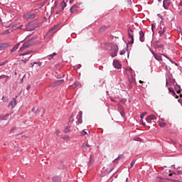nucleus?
<instances>
[{
	"instance_id": "nucleus-1",
	"label": "nucleus",
	"mask_w": 182,
	"mask_h": 182,
	"mask_svg": "<svg viewBox=\"0 0 182 182\" xmlns=\"http://www.w3.org/2000/svg\"><path fill=\"white\" fill-rule=\"evenodd\" d=\"M31 52L32 50H28L23 54H20V56H23V58L21 59V62H23V63H26V62H28V60H29V58L32 56V55H29Z\"/></svg>"
},
{
	"instance_id": "nucleus-2",
	"label": "nucleus",
	"mask_w": 182,
	"mask_h": 182,
	"mask_svg": "<svg viewBox=\"0 0 182 182\" xmlns=\"http://www.w3.org/2000/svg\"><path fill=\"white\" fill-rule=\"evenodd\" d=\"M61 28H62V26H60V23L54 26L50 31H48V36H50L56 33L57 31H59V29H60Z\"/></svg>"
},
{
	"instance_id": "nucleus-3",
	"label": "nucleus",
	"mask_w": 182,
	"mask_h": 182,
	"mask_svg": "<svg viewBox=\"0 0 182 182\" xmlns=\"http://www.w3.org/2000/svg\"><path fill=\"white\" fill-rule=\"evenodd\" d=\"M31 23H28L26 26L21 25L20 27H18V29H21V31H33V29H35V28L31 27Z\"/></svg>"
},
{
	"instance_id": "nucleus-4",
	"label": "nucleus",
	"mask_w": 182,
	"mask_h": 182,
	"mask_svg": "<svg viewBox=\"0 0 182 182\" xmlns=\"http://www.w3.org/2000/svg\"><path fill=\"white\" fill-rule=\"evenodd\" d=\"M111 49L113 52L111 53L112 58H114V57L117 56V52H119V47L117 46L114 45L111 47Z\"/></svg>"
},
{
	"instance_id": "nucleus-5",
	"label": "nucleus",
	"mask_w": 182,
	"mask_h": 182,
	"mask_svg": "<svg viewBox=\"0 0 182 182\" xmlns=\"http://www.w3.org/2000/svg\"><path fill=\"white\" fill-rule=\"evenodd\" d=\"M130 32H133V30L132 28L128 29V37L131 41L129 42V45H133L134 43V38L133 37V35L130 34Z\"/></svg>"
},
{
	"instance_id": "nucleus-6",
	"label": "nucleus",
	"mask_w": 182,
	"mask_h": 182,
	"mask_svg": "<svg viewBox=\"0 0 182 182\" xmlns=\"http://www.w3.org/2000/svg\"><path fill=\"white\" fill-rule=\"evenodd\" d=\"M113 66L115 69H122V64L117 60H114Z\"/></svg>"
},
{
	"instance_id": "nucleus-7",
	"label": "nucleus",
	"mask_w": 182,
	"mask_h": 182,
	"mask_svg": "<svg viewBox=\"0 0 182 182\" xmlns=\"http://www.w3.org/2000/svg\"><path fill=\"white\" fill-rule=\"evenodd\" d=\"M32 44L31 43H25L22 47L20 48V51L22 52L24 49H27V48H31Z\"/></svg>"
},
{
	"instance_id": "nucleus-8",
	"label": "nucleus",
	"mask_w": 182,
	"mask_h": 182,
	"mask_svg": "<svg viewBox=\"0 0 182 182\" xmlns=\"http://www.w3.org/2000/svg\"><path fill=\"white\" fill-rule=\"evenodd\" d=\"M139 41H140V42H144V41H145L144 32H143V31H139Z\"/></svg>"
},
{
	"instance_id": "nucleus-9",
	"label": "nucleus",
	"mask_w": 182,
	"mask_h": 182,
	"mask_svg": "<svg viewBox=\"0 0 182 182\" xmlns=\"http://www.w3.org/2000/svg\"><path fill=\"white\" fill-rule=\"evenodd\" d=\"M9 46V43H0V50H4V49H6Z\"/></svg>"
},
{
	"instance_id": "nucleus-10",
	"label": "nucleus",
	"mask_w": 182,
	"mask_h": 182,
	"mask_svg": "<svg viewBox=\"0 0 182 182\" xmlns=\"http://www.w3.org/2000/svg\"><path fill=\"white\" fill-rule=\"evenodd\" d=\"M163 6L165 9H167L170 6V0H164Z\"/></svg>"
},
{
	"instance_id": "nucleus-11",
	"label": "nucleus",
	"mask_w": 182,
	"mask_h": 182,
	"mask_svg": "<svg viewBox=\"0 0 182 182\" xmlns=\"http://www.w3.org/2000/svg\"><path fill=\"white\" fill-rule=\"evenodd\" d=\"M9 106H11L12 109L16 106V98H13L12 100L9 102Z\"/></svg>"
},
{
	"instance_id": "nucleus-12",
	"label": "nucleus",
	"mask_w": 182,
	"mask_h": 182,
	"mask_svg": "<svg viewBox=\"0 0 182 182\" xmlns=\"http://www.w3.org/2000/svg\"><path fill=\"white\" fill-rule=\"evenodd\" d=\"M83 112L82 111H80L78 112V115L77 116V122L78 123H82V117Z\"/></svg>"
},
{
	"instance_id": "nucleus-13",
	"label": "nucleus",
	"mask_w": 182,
	"mask_h": 182,
	"mask_svg": "<svg viewBox=\"0 0 182 182\" xmlns=\"http://www.w3.org/2000/svg\"><path fill=\"white\" fill-rule=\"evenodd\" d=\"M90 147H92V146L89 145L87 142L84 143L82 146V149L83 151L87 150V149H90Z\"/></svg>"
},
{
	"instance_id": "nucleus-14",
	"label": "nucleus",
	"mask_w": 182,
	"mask_h": 182,
	"mask_svg": "<svg viewBox=\"0 0 182 182\" xmlns=\"http://www.w3.org/2000/svg\"><path fill=\"white\" fill-rule=\"evenodd\" d=\"M35 16H36L35 14H31V13H28L26 15V18L27 19H33L35 18Z\"/></svg>"
},
{
	"instance_id": "nucleus-15",
	"label": "nucleus",
	"mask_w": 182,
	"mask_h": 182,
	"mask_svg": "<svg viewBox=\"0 0 182 182\" xmlns=\"http://www.w3.org/2000/svg\"><path fill=\"white\" fill-rule=\"evenodd\" d=\"M8 119H9V114L0 115V120H8Z\"/></svg>"
},
{
	"instance_id": "nucleus-16",
	"label": "nucleus",
	"mask_w": 182,
	"mask_h": 182,
	"mask_svg": "<svg viewBox=\"0 0 182 182\" xmlns=\"http://www.w3.org/2000/svg\"><path fill=\"white\" fill-rule=\"evenodd\" d=\"M154 58L159 62H161L163 60V58L159 54H154Z\"/></svg>"
},
{
	"instance_id": "nucleus-17",
	"label": "nucleus",
	"mask_w": 182,
	"mask_h": 182,
	"mask_svg": "<svg viewBox=\"0 0 182 182\" xmlns=\"http://www.w3.org/2000/svg\"><path fill=\"white\" fill-rule=\"evenodd\" d=\"M70 11L71 14H73L74 12H76V11H77V6L76 4L73 5L70 8Z\"/></svg>"
},
{
	"instance_id": "nucleus-18",
	"label": "nucleus",
	"mask_w": 182,
	"mask_h": 182,
	"mask_svg": "<svg viewBox=\"0 0 182 182\" xmlns=\"http://www.w3.org/2000/svg\"><path fill=\"white\" fill-rule=\"evenodd\" d=\"M18 48H19V43L16 44L13 48L11 50V53H14V52H15L16 50H18Z\"/></svg>"
},
{
	"instance_id": "nucleus-19",
	"label": "nucleus",
	"mask_w": 182,
	"mask_h": 182,
	"mask_svg": "<svg viewBox=\"0 0 182 182\" xmlns=\"http://www.w3.org/2000/svg\"><path fill=\"white\" fill-rule=\"evenodd\" d=\"M107 26H102L100 27V28L99 29V32L102 33V32H105V31L107 30Z\"/></svg>"
},
{
	"instance_id": "nucleus-20",
	"label": "nucleus",
	"mask_w": 182,
	"mask_h": 182,
	"mask_svg": "<svg viewBox=\"0 0 182 182\" xmlns=\"http://www.w3.org/2000/svg\"><path fill=\"white\" fill-rule=\"evenodd\" d=\"M166 124H167L164 122V121H159V126H160V127H166Z\"/></svg>"
},
{
	"instance_id": "nucleus-21",
	"label": "nucleus",
	"mask_w": 182,
	"mask_h": 182,
	"mask_svg": "<svg viewBox=\"0 0 182 182\" xmlns=\"http://www.w3.org/2000/svg\"><path fill=\"white\" fill-rule=\"evenodd\" d=\"M56 56V53H53V54L48 56V60H52L53 59V57Z\"/></svg>"
},
{
	"instance_id": "nucleus-22",
	"label": "nucleus",
	"mask_w": 182,
	"mask_h": 182,
	"mask_svg": "<svg viewBox=\"0 0 182 182\" xmlns=\"http://www.w3.org/2000/svg\"><path fill=\"white\" fill-rule=\"evenodd\" d=\"M80 82H75L73 85H71L72 86V87H73V89H75V88H76V87H77V86H80Z\"/></svg>"
},
{
	"instance_id": "nucleus-23",
	"label": "nucleus",
	"mask_w": 182,
	"mask_h": 182,
	"mask_svg": "<svg viewBox=\"0 0 182 182\" xmlns=\"http://www.w3.org/2000/svg\"><path fill=\"white\" fill-rule=\"evenodd\" d=\"M175 89H176V93H178V94L181 93V90H180V86L176 85Z\"/></svg>"
},
{
	"instance_id": "nucleus-24",
	"label": "nucleus",
	"mask_w": 182,
	"mask_h": 182,
	"mask_svg": "<svg viewBox=\"0 0 182 182\" xmlns=\"http://www.w3.org/2000/svg\"><path fill=\"white\" fill-rule=\"evenodd\" d=\"M61 9H65L66 8V3L65 1H62L60 4Z\"/></svg>"
},
{
	"instance_id": "nucleus-25",
	"label": "nucleus",
	"mask_w": 182,
	"mask_h": 182,
	"mask_svg": "<svg viewBox=\"0 0 182 182\" xmlns=\"http://www.w3.org/2000/svg\"><path fill=\"white\" fill-rule=\"evenodd\" d=\"M148 117L150 118L151 120H156L157 119V117L154 114L149 115Z\"/></svg>"
},
{
	"instance_id": "nucleus-26",
	"label": "nucleus",
	"mask_w": 182,
	"mask_h": 182,
	"mask_svg": "<svg viewBox=\"0 0 182 182\" xmlns=\"http://www.w3.org/2000/svg\"><path fill=\"white\" fill-rule=\"evenodd\" d=\"M51 86L52 87H55V86H59V83L58 82V81H55L51 85Z\"/></svg>"
},
{
	"instance_id": "nucleus-27",
	"label": "nucleus",
	"mask_w": 182,
	"mask_h": 182,
	"mask_svg": "<svg viewBox=\"0 0 182 182\" xmlns=\"http://www.w3.org/2000/svg\"><path fill=\"white\" fill-rule=\"evenodd\" d=\"M56 136H60V130H56L55 131Z\"/></svg>"
},
{
	"instance_id": "nucleus-28",
	"label": "nucleus",
	"mask_w": 182,
	"mask_h": 182,
	"mask_svg": "<svg viewBox=\"0 0 182 182\" xmlns=\"http://www.w3.org/2000/svg\"><path fill=\"white\" fill-rule=\"evenodd\" d=\"M57 82H58V85H62L65 82V80H58Z\"/></svg>"
},
{
	"instance_id": "nucleus-29",
	"label": "nucleus",
	"mask_w": 182,
	"mask_h": 182,
	"mask_svg": "<svg viewBox=\"0 0 182 182\" xmlns=\"http://www.w3.org/2000/svg\"><path fill=\"white\" fill-rule=\"evenodd\" d=\"M2 100H3L4 102H9V100L6 97H2Z\"/></svg>"
},
{
	"instance_id": "nucleus-30",
	"label": "nucleus",
	"mask_w": 182,
	"mask_h": 182,
	"mask_svg": "<svg viewBox=\"0 0 182 182\" xmlns=\"http://www.w3.org/2000/svg\"><path fill=\"white\" fill-rule=\"evenodd\" d=\"M146 114H147V112H143L141 115H140V117L141 119H143V117H144V116H146Z\"/></svg>"
},
{
	"instance_id": "nucleus-31",
	"label": "nucleus",
	"mask_w": 182,
	"mask_h": 182,
	"mask_svg": "<svg viewBox=\"0 0 182 182\" xmlns=\"http://www.w3.org/2000/svg\"><path fill=\"white\" fill-rule=\"evenodd\" d=\"M63 140H69V139H70V137L69 136H64L63 137Z\"/></svg>"
},
{
	"instance_id": "nucleus-32",
	"label": "nucleus",
	"mask_w": 182,
	"mask_h": 182,
	"mask_svg": "<svg viewBox=\"0 0 182 182\" xmlns=\"http://www.w3.org/2000/svg\"><path fill=\"white\" fill-rule=\"evenodd\" d=\"M69 132H70V129H69L68 127H67L65 129V133H69Z\"/></svg>"
},
{
	"instance_id": "nucleus-33",
	"label": "nucleus",
	"mask_w": 182,
	"mask_h": 182,
	"mask_svg": "<svg viewBox=\"0 0 182 182\" xmlns=\"http://www.w3.org/2000/svg\"><path fill=\"white\" fill-rule=\"evenodd\" d=\"M33 65H38V66H42V63L39 62V63H33Z\"/></svg>"
},
{
	"instance_id": "nucleus-34",
	"label": "nucleus",
	"mask_w": 182,
	"mask_h": 182,
	"mask_svg": "<svg viewBox=\"0 0 182 182\" xmlns=\"http://www.w3.org/2000/svg\"><path fill=\"white\" fill-rule=\"evenodd\" d=\"M141 123L144 126V127H147V125H146V123H144L142 119H141Z\"/></svg>"
},
{
	"instance_id": "nucleus-35",
	"label": "nucleus",
	"mask_w": 182,
	"mask_h": 182,
	"mask_svg": "<svg viewBox=\"0 0 182 182\" xmlns=\"http://www.w3.org/2000/svg\"><path fill=\"white\" fill-rule=\"evenodd\" d=\"M146 122L147 123H151V119L149 117H147Z\"/></svg>"
},
{
	"instance_id": "nucleus-36",
	"label": "nucleus",
	"mask_w": 182,
	"mask_h": 182,
	"mask_svg": "<svg viewBox=\"0 0 182 182\" xmlns=\"http://www.w3.org/2000/svg\"><path fill=\"white\" fill-rule=\"evenodd\" d=\"M5 77H8V76L5 75H0V80L1 79H4Z\"/></svg>"
},
{
	"instance_id": "nucleus-37",
	"label": "nucleus",
	"mask_w": 182,
	"mask_h": 182,
	"mask_svg": "<svg viewBox=\"0 0 182 182\" xmlns=\"http://www.w3.org/2000/svg\"><path fill=\"white\" fill-rule=\"evenodd\" d=\"M120 159H122V157L120 156H119L117 159H114V161H119V160H120Z\"/></svg>"
},
{
	"instance_id": "nucleus-38",
	"label": "nucleus",
	"mask_w": 182,
	"mask_h": 182,
	"mask_svg": "<svg viewBox=\"0 0 182 182\" xmlns=\"http://www.w3.org/2000/svg\"><path fill=\"white\" fill-rule=\"evenodd\" d=\"M135 164H136V161H132L131 162V168L133 167Z\"/></svg>"
},
{
	"instance_id": "nucleus-39",
	"label": "nucleus",
	"mask_w": 182,
	"mask_h": 182,
	"mask_svg": "<svg viewBox=\"0 0 182 182\" xmlns=\"http://www.w3.org/2000/svg\"><path fill=\"white\" fill-rule=\"evenodd\" d=\"M124 53H126V50H122L120 52V55H124Z\"/></svg>"
},
{
	"instance_id": "nucleus-40",
	"label": "nucleus",
	"mask_w": 182,
	"mask_h": 182,
	"mask_svg": "<svg viewBox=\"0 0 182 182\" xmlns=\"http://www.w3.org/2000/svg\"><path fill=\"white\" fill-rule=\"evenodd\" d=\"M164 33V30L159 31L160 36H161V35H163Z\"/></svg>"
},
{
	"instance_id": "nucleus-41",
	"label": "nucleus",
	"mask_w": 182,
	"mask_h": 182,
	"mask_svg": "<svg viewBox=\"0 0 182 182\" xmlns=\"http://www.w3.org/2000/svg\"><path fill=\"white\" fill-rule=\"evenodd\" d=\"M127 72H129L130 73H133V70L132 68H129L128 70H127Z\"/></svg>"
},
{
	"instance_id": "nucleus-42",
	"label": "nucleus",
	"mask_w": 182,
	"mask_h": 182,
	"mask_svg": "<svg viewBox=\"0 0 182 182\" xmlns=\"http://www.w3.org/2000/svg\"><path fill=\"white\" fill-rule=\"evenodd\" d=\"M151 52L152 55H154H154H156V54H157V53H155L153 50H151Z\"/></svg>"
},
{
	"instance_id": "nucleus-43",
	"label": "nucleus",
	"mask_w": 182,
	"mask_h": 182,
	"mask_svg": "<svg viewBox=\"0 0 182 182\" xmlns=\"http://www.w3.org/2000/svg\"><path fill=\"white\" fill-rule=\"evenodd\" d=\"M31 89V86L28 85H27V87H26V90H29Z\"/></svg>"
},
{
	"instance_id": "nucleus-44",
	"label": "nucleus",
	"mask_w": 182,
	"mask_h": 182,
	"mask_svg": "<svg viewBox=\"0 0 182 182\" xmlns=\"http://www.w3.org/2000/svg\"><path fill=\"white\" fill-rule=\"evenodd\" d=\"M151 29H152V31H153V29H154V24H151Z\"/></svg>"
},
{
	"instance_id": "nucleus-45",
	"label": "nucleus",
	"mask_w": 182,
	"mask_h": 182,
	"mask_svg": "<svg viewBox=\"0 0 182 182\" xmlns=\"http://www.w3.org/2000/svg\"><path fill=\"white\" fill-rule=\"evenodd\" d=\"M75 0H70V4H73V1Z\"/></svg>"
},
{
	"instance_id": "nucleus-46",
	"label": "nucleus",
	"mask_w": 182,
	"mask_h": 182,
	"mask_svg": "<svg viewBox=\"0 0 182 182\" xmlns=\"http://www.w3.org/2000/svg\"><path fill=\"white\" fill-rule=\"evenodd\" d=\"M169 92H173V88H168Z\"/></svg>"
},
{
	"instance_id": "nucleus-47",
	"label": "nucleus",
	"mask_w": 182,
	"mask_h": 182,
	"mask_svg": "<svg viewBox=\"0 0 182 182\" xmlns=\"http://www.w3.org/2000/svg\"><path fill=\"white\" fill-rule=\"evenodd\" d=\"M85 134H87V132H84V134H82V135L85 136Z\"/></svg>"
},
{
	"instance_id": "nucleus-48",
	"label": "nucleus",
	"mask_w": 182,
	"mask_h": 182,
	"mask_svg": "<svg viewBox=\"0 0 182 182\" xmlns=\"http://www.w3.org/2000/svg\"><path fill=\"white\" fill-rule=\"evenodd\" d=\"M180 6H182V1L179 3Z\"/></svg>"
},
{
	"instance_id": "nucleus-49",
	"label": "nucleus",
	"mask_w": 182,
	"mask_h": 182,
	"mask_svg": "<svg viewBox=\"0 0 182 182\" xmlns=\"http://www.w3.org/2000/svg\"><path fill=\"white\" fill-rule=\"evenodd\" d=\"M173 174H174V173H169V177H171V176H173Z\"/></svg>"
},
{
	"instance_id": "nucleus-50",
	"label": "nucleus",
	"mask_w": 182,
	"mask_h": 182,
	"mask_svg": "<svg viewBox=\"0 0 182 182\" xmlns=\"http://www.w3.org/2000/svg\"><path fill=\"white\" fill-rule=\"evenodd\" d=\"M14 130H15V128L11 129V132H14Z\"/></svg>"
},
{
	"instance_id": "nucleus-51",
	"label": "nucleus",
	"mask_w": 182,
	"mask_h": 182,
	"mask_svg": "<svg viewBox=\"0 0 182 182\" xmlns=\"http://www.w3.org/2000/svg\"><path fill=\"white\" fill-rule=\"evenodd\" d=\"M122 116H124V114L123 112H121Z\"/></svg>"
},
{
	"instance_id": "nucleus-52",
	"label": "nucleus",
	"mask_w": 182,
	"mask_h": 182,
	"mask_svg": "<svg viewBox=\"0 0 182 182\" xmlns=\"http://www.w3.org/2000/svg\"><path fill=\"white\" fill-rule=\"evenodd\" d=\"M139 83H143V81H141V80H139Z\"/></svg>"
},
{
	"instance_id": "nucleus-53",
	"label": "nucleus",
	"mask_w": 182,
	"mask_h": 182,
	"mask_svg": "<svg viewBox=\"0 0 182 182\" xmlns=\"http://www.w3.org/2000/svg\"><path fill=\"white\" fill-rule=\"evenodd\" d=\"M31 66H32V67H33V65H35V64H33V63H31Z\"/></svg>"
},
{
	"instance_id": "nucleus-54",
	"label": "nucleus",
	"mask_w": 182,
	"mask_h": 182,
	"mask_svg": "<svg viewBox=\"0 0 182 182\" xmlns=\"http://www.w3.org/2000/svg\"><path fill=\"white\" fill-rule=\"evenodd\" d=\"M111 100H112V102H114V100H113V99H112V98H111Z\"/></svg>"
},
{
	"instance_id": "nucleus-55",
	"label": "nucleus",
	"mask_w": 182,
	"mask_h": 182,
	"mask_svg": "<svg viewBox=\"0 0 182 182\" xmlns=\"http://www.w3.org/2000/svg\"><path fill=\"white\" fill-rule=\"evenodd\" d=\"M0 22H2V18H0Z\"/></svg>"
},
{
	"instance_id": "nucleus-56",
	"label": "nucleus",
	"mask_w": 182,
	"mask_h": 182,
	"mask_svg": "<svg viewBox=\"0 0 182 182\" xmlns=\"http://www.w3.org/2000/svg\"><path fill=\"white\" fill-rule=\"evenodd\" d=\"M3 65H5V63L1 64L0 66H2Z\"/></svg>"
},
{
	"instance_id": "nucleus-57",
	"label": "nucleus",
	"mask_w": 182,
	"mask_h": 182,
	"mask_svg": "<svg viewBox=\"0 0 182 182\" xmlns=\"http://www.w3.org/2000/svg\"><path fill=\"white\" fill-rule=\"evenodd\" d=\"M72 117H73V114L71 115L70 119H72Z\"/></svg>"
},
{
	"instance_id": "nucleus-58",
	"label": "nucleus",
	"mask_w": 182,
	"mask_h": 182,
	"mask_svg": "<svg viewBox=\"0 0 182 182\" xmlns=\"http://www.w3.org/2000/svg\"><path fill=\"white\" fill-rule=\"evenodd\" d=\"M181 97H182V95H181Z\"/></svg>"
}]
</instances>
